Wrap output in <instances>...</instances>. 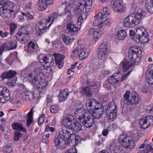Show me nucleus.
<instances>
[{"instance_id":"58","label":"nucleus","mask_w":153,"mask_h":153,"mask_svg":"<svg viewBox=\"0 0 153 153\" xmlns=\"http://www.w3.org/2000/svg\"><path fill=\"white\" fill-rule=\"evenodd\" d=\"M45 116L44 114H42L39 118L38 121V124L39 125H41L44 122L45 120Z\"/></svg>"},{"instance_id":"26","label":"nucleus","mask_w":153,"mask_h":153,"mask_svg":"<svg viewBox=\"0 0 153 153\" xmlns=\"http://www.w3.org/2000/svg\"><path fill=\"white\" fill-rule=\"evenodd\" d=\"M68 95V90L65 89L62 91L58 95V98L60 102L65 101L67 99V97Z\"/></svg>"},{"instance_id":"10","label":"nucleus","mask_w":153,"mask_h":153,"mask_svg":"<svg viewBox=\"0 0 153 153\" xmlns=\"http://www.w3.org/2000/svg\"><path fill=\"white\" fill-rule=\"evenodd\" d=\"M10 92L6 87L0 86V103L5 102L10 98Z\"/></svg>"},{"instance_id":"57","label":"nucleus","mask_w":153,"mask_h":153,"mask_svg":"<svg viewBox=\"0 0 153 153\" xmlns=\"http://www.w3.org/2000/svg\"><path fill=\"white\" fill-rule=\"evenodd\" d=\"M4 149L5 152L8 153H10L13 150L12 147L10 145L4 146Z\"/></svg>"},{"instance_id":"5","label":"nucleus","mask_w":153,"mask_h":153,"mask_svg":"<svg viewBox=\"0 0 153 153\" xmlns=\"http://www.w3.org/2000/svg\"><path fill=\"white\" fill-rule=\"evenodd\" d=\"M84 4L83 2H77V4L75 8L74 13L76 14H81L89 12L92 5V0H84Z\"/></svg>"},{"instance_id":"15","label":"nucleus","mask_w":153,"mask_h":153,"mask_svg":"<svg viewBox=\"0 0 153 153\" xmlns=\"http://www.w3.org/2000/svg\"><path fill=\"white\" fill-rule=\"evenodd\" d=\"M93 110V112L90 114L95 119H99L101 117L103 114V108L101 104H98Z\"/></svg>"},{"instance_id":"9","label":"nucleus","mask_w":153,"mask_h":153,"mask_svg":"<svg viewBox=\"0 0 153 153\" xmlns=\"http://www.w3.org/2000/svg\"><path fill=\"white\" fill-rule=\"evenodd\" d=\"M98 58L103 62L105 61L110 52L109 47L106 43H101L97 48Z\"/></svg>"},{"instance_id":"34","label":"nucleus","mask_w":153,"mask_h":153,"mask_svg":"<svg viewBox=\"0 0 153 153\" xmlns=\"http://www.w3.org/2000/svg\"><path fill=\"white\" fill-rule=\"evenodd\" d=\"M83 45H78L76 48L73 50L71 53V57L74 58L78 57L79 55V51L81 49V48L84 47Z\"/></svg>"},{"instance_id":"19","label":"nucleus","mask_w":153,"mask_h":153,"mask_svg":"<svg viewBox=\"0 0 153 153\" xmlns=\"http://www.w3.org/2000/svg\"><path fill=\"white\" fill-rule=\"evenodd\" d=\"M88 114H89V113L87 112L83 108H78L74 112L75 116L80 121L81 119L88 115Z\"/></svg>"},{"instance_id":"17","label":"nucleus","mask_w":153,"mask_h":153,"mask_svg":"<svg viewBox=\"0 0 153 153\" xmlns=\"http://www.w3.org/2000/svg\"><path fill=\"white\" fill-rule=\"evenodd\" d=\"M27 50L28 53L29 54L34 53H37L39 51L37 44L32 41L28 42Z\"/></svg>"},{"instance_id":"37","label":"nucleus","mask_w":153,"mask_h":153,"mask_svg":"<svg viewBox=\"0 0 153 153\" xmlns=\"http://www.w3.org/2000/svg\"><path fill=\"white\" fill-rule=\"evenodd\" d=\"M33 108H32L30 111L28 113L27 118V125L28 126H29L33 121Z\"/></svg>"},{"instance_id":"27","label":"nucleus","mask_w":153,"mask_h":153,"mask_svg":"<svg viewBox=\"0 0 153 153\" xmlns=\"http://www.w3.org/2000/svg\"><path fill=\"white\" fill-rule=\"evenodd\" d=\"M121 75L119 73L114 74L108 77V82L113 84L120 82L119 77Z\"/></svg>"},{"instance_id":"20","label":"nucleus","mask_w":153,"mask_h":153,"mask_svg":"<svg viewBox=\"0 0 153 153\" xmlns=\"http://www.w3.org/2000/svg\"><path fill=\"white\" fill-rule=\"evenodd\" d=\"M139 97L138 94L135 92L132 93L129 98L127 104H137L139 103Z\"/></svg>"},{"instance_id":"2","label":"nucleus","mask_w":153,"mask_h":153,"mask_svg":"<svg viewBox=\"0 0 153 153\" xmlns=\"http://www.w3.org/2000/svg\"><path fill=\"white\" fill-rule=\"evenodd\" d=\"M146 14L143 10L138 9L134 13L126 17L123 21L124 25L126 27H133L137 25Z\"/></svg>"},{"instance_id":"28","label":"nucleus","mask_w":153,"mask_h":153,"mask_svg":"<svg viewBox=\"0 0 153 153\" xmlns=\"http://www.w3.org/2000/svg\"><path fill=\"white\" fill-rule=\"evenodd\" d=\"M82 126L75 119L72 126L71 128H70L74 132H79L81 130Z\"/></svg>"},{"instance_id":"40","label":"nucleus","mask_w":153,"mask_h":153,"mask_svg":"<svg viewBox=\"0 0 153 153\" xmlns=\"http://www.w3.org/2000/svg\"><path fill=\"white\" fill-rule=\"evenodd\" d=\"M102 14L100 12H99L97 15L94 16L95 19L93 22V25L94 26H97L98 25L100 20H102V18H101Z\"/></svg>"},{"instance_id":"24","label":"nucleus","mask_w":153,"mask_h":153,"mask_svg":"<svg viewBox=\"0 0 153 153\" xmlns=\"http://www.w3.org/2000/svg\"><path fill=\"white\" fill-rule=\"evenodd\" d=\"M56 64L58 68L59 69L62 68L63 65V63L62 62L63 59V56L60 54L55 53L53 54Z\"/></svg>"},{"instance_id":"7","label":"nucleus","mask_w":153,"mask_h":153,"mask_svg":"<svg viewBox=\"0 0 153 153\" xmlns=\"http://www.w3.org/2000/svg\"><path fill=\"white\" fill-rule=\"evenodd\" d=\"M128 57L129 60L134 64L139 61L142 58V51L140 48L137 46L131 47L128 51Z\"/></svg>"},{"instance_id":"8","label":"nucleus","mask_w":153,"mask_h":153,"mask_svg":"<svg viewBox=\"0 0 153 153\" xmlns=\"http://www.w3.org/2000/svg\"><path fill=\"white\" fill-rule=\"evenodd\" d=\"M137 35L136 41L141 43H147L149 40V36L145 28L141 27L137 28L136 30Z\"/></svg>"},{"instance_id":"64","label":"nucleus","mask_w":153,"mask_h":153,"mask_svg":"<svg viewBox=\"0 0 153 153\" xmlns=\"http://www.w3.org/2000/svg\"><path fill=\"white\" fill-rule=\"evenodd\" d=\"M65 153H77V151L75 147L67 150Z\"/></svg>"},{"instance_id":"60","label":"nucleus","mask_w":153,"mask_h":153,"mask_svg":"<svg viewBox=\"0 0 153 153\" xmlns=\"http://www.w3.org/2000/svg\"><path fill=\"white\" fill-rule=\"evenodd\" d=\"M103 20H104V21L101 22L99 23L98 26L99 28H101L108 24V21L107 20V18Z\"/></svg>"},{"instance_id":"55","label":"nucleus","mask_w":153,"mask_h":153,"mask_svg":"<svg viewBox=\"0 0 153 153\" xmlns=\"http://www.w3.org/2000/svg\"><path fill=\"white\" fill-rule=\"evenodd\" d=\"M52 101V97L48 95L45 100V103L46 104L47 106H49L51 105V103Z\"/></svg>"},{"instance_id":"21","label":"nucleus","mask_w":153,"mask_h":153,"mask_svg":"<svg viewBox=\"0 0 153 153\" xmlns=\"http://www.w3.org/2000/svg\"><path fill=\"white\" fill-rule=\"evenodd\" d=\"M66 6L65 9V13H69L71 11H73L74 13L76 15H80V14H76L74 12L75 8L77 4V2L76 3H65Z\"/></svg>"},{"instance_id":"48","label":"nucleus","mask_w":153,"mask_h":153,"mask_svg":"<svg viewBox=\"0 0 153 153\" xmlns=\"http://www.w3.org/2000/svg\"><path fill=\"white\" fill-rule=\"evenodd\" d=\"M107 117L109 119H112L116 117L117 114V111H106Z\"/></svg>"},{"instance_id":"59","label":"nucleus","mask_w":153,"mask_h":153,"mask_svg":"<svg viewBox=\"0 0 153 153\" xmlns=\"http://www.w3.org/2000/svg\"><path fill=\"white\" fill-rule=\"evenodd\" d=\"M50 136L49 134H44L43 136L42 142L45 143H47L48 141V139Z\"/></svg>"},{"instance_id":"42","label":"nucleus","mask_w":153,"mask_h":153,"mask_svg":"<svg viewBox=\"0 0 153 153\" xmlns=\"http://www.w3.org/2000/svg\"><path fill=\"white\" fill-rule=\"evenodd\" d=\"M13 129L19 131H24L25 128H23L21 124L18 123H13L12 125Z\"/></svg>"},{"instance_id":"41","label":"nucleus","mask_w":153,"mask_h":153,"mask_svg":"<svg viewBox=\"0 0 153 153\" xmlns=\"http://www.w3.org/2000/svg\"><path fill=\"white\" fill-rule=\"evenodd\" d=\"M102 14L101 17L102 18V20H104L105 19L107 18V16L110 13V10L106 7H104L102 12H101Z\"/></svg>"},{"instance_id":"53","label":"nucleus","mask_w":153,"mask_h":153,"mask_svg":"<svg viewBox=\"0 0 153 153\" xmlns=\"http://www.w3.org/2000/svg\"><path fill=\"white\" fill-rule=\"evenodd\" d=\"M4 51L10 50L8 45V42H5L1 45V47Z\"/></svg>"},{"instance_id":"50","label":"nucleus","mask_w":153,"mask_h":153,"mask_svg":"<svg viewBox=\"0 0 153 153\" xmlns=\"http://www.w3.org/2000/svg\"><path fill=\"white\" fill-rule=\"evenodd\" d=\"M126 6L125 4H120L118 7L117 10L116 12L119 13H122L125 11Z\"/></svg>"},{"instance_id":"11","label":"nucleus","mask_w":153,"mask_h":153,"mask_svg":"<svg viewBox=\"0 0 153 153\" xmlns=\"http://www.w3.org/2000/svg\"><path fill=\"white\" fill-rule=\"evenodd\" d=\"M22 100L27 101H29L32 100L34 97H38V91H34L33 92L31 93L29 91L26 89H24L21 94Z\"/></svg>"},{"instance_id":"12","label":"nucleus","mask_w":153,"mask_h":153,"mask_svg":"<svg viewBox=\"0 0 153 153\" xmlns=\"http://www.w3.org/2000/svg\"><path fill=\"white\" fill-rule=\"evenodd\" d=\"M75 119L74 117L71 114L65 116L63 119L62 123V125L67 128L70 129L71 128Z\"/></svg>"},{"instance_id":"25","label":"nucleus","mask_w":153,"mask_h":153,"mask_svg":"<svg viewBox=\"0 0 153 153\" xmlns=\"http://www.w3.org/2000/svg\"><path fill=\"white\" fill-rule=\"evenodd\" d=\"M134 64V63L131 62L130 61H129L127 60H124L120 63V66H122L123 71L125 72L128 70L129 68L131 67Z\"/></svg>"},{"instance_id":"18","label":"nucleus","mask_w":153,"mask_h":153,"mask_svg":"<svg viewBox=\"0 0 153 153\" xmlns=\"http://www.w3.org/2000/svg\"><path fill=\"white\" fill-rule=\"evenodd\" d=\"M28 34V32L26 28L24 27H22L19 30L16 35V37L18 40H20V42L23 43V42L25 41V39L23 37Z\"/></svg>"},{"instance_id":"13","label":"nucleus","mask_w":153,"mask_h":153,"mask_svg":"<svg viewBox=\"0 0 153 153\" xmlns=\"http://www.w3.org/2000/svg\"><path fill=\"white\" fill-rule=\"evenodd\" d=\"M98 104H100L95 100L93 99H88L86 103V106L89 111V113L93 112V110Z\"/></svg>"},{"instance_id":"4","label":"nucleus","mask_w":153,"mask_h":153,"mask_svg":"<svg viewBox=\"0 0 153 153\" xmlns=\"http://www.w3.org/2000/svg\"><path fill=\"white\" fill-rule=\"evenodd\" d=\"M19 10V6L9 1L0 0V14L3 17L10 18L15 11Z\"/></svg>"},{"instance_id":"14","label":"nucleus","mask_w":153,"mask_h":153,"mask_svg":"<svg viewBox=\"0 0 153 153\" xmlns=\"http://www.w3.org/2000/svg\"><path fill=\"white\" fill-rule=\"evenodd\" d=\"M153 117L151 116L143 117L140 121L141 127L143 128H146L153 122Z\"/></svg>"},{"instance_id":"49","label":"nucleus","mask_w":153,"mask_h":153,"mask_svg":"<svg viewBox=\"0 0 153 153\" xmlns=\"http://www.w3.org/2000/svg\"><path fill=\"white\" fill-rule=\"evenodd\" d=\"M130 94V92L127 90L123 95V99L125 101L124 103L125 104H128Z\"/></svg>"},{"instance_id":"33","label":"nucleus","mask_w":153,"mask_h":153,"mask_svg":"<svg viewBox=\"0 0 153 153\" xmlns=\"http://www.w3.org/2000/svg\"><path fill=\"white\" fill-rule=\"evenodd\" d=\"M37 5L40 11L44 10L48 7L45 0H39Z\"/></svg>"},{"instance_id":"36","label":"nucleus","mask_w":153,"mask_h":153,"mask_svg":"<svg viewBox=\"0 0 153 153\" xmlns=\"http://www.w3.org/2000/svg\"><path fill=\"white\" fill-rule=\"evenodd\" d=\"M117 105L114 101L110 102L107 106L106 111H117Z\"/></svg>"},{"instance_id":"61","label":"nucleus","mask_w":153,"mask_h":153,"mask_svg":"<svg viewBox=\"0 0 153 153\" xmlns=\"http://www.w3.org/2000/svg\"><path fill=\"white\" fill-rule=\"evenodd\" d=\"M9 35L8 32L5 31L4 30H0V36L2 38H5Z\"/></svg>"},{"instance_id":"29","label":"nucleus","mask_w":153,"mask_h":153,"mask_svg":"<svg viewBox=\"0 0 153 153\" xmlns=\"http://www.w3.org/2000/svg\"><path fill=\"white\" fill-rule=\"evenodd\" d=\"M70 132L66 130H62L59 132V137L63 139L67 142V145H68V137L70 135Z\"/></svg>"},{"instance_id":"38","label":"nucleus","mask_w":153,"mask_h":153,"mask_svg":"<svg viewBox=\"0 0 153 153\" xmlns=\"http://www.w3.org/2000/svg\"><path fill=\"white\" fill-rule=\"evenodd\" d=\"M118 0H113L111 1L110 6L116 12L118 7L121 4Z\"/></svg>"},{"instance_id":"46","label":"nucleus","mask_w":153,"mask_h":153,"mask_svg":"<svg viewBox=\"0 0 153 153\" xmlns=\"http://www.w3.org/2000/svg\"><path fill=\"white\" fill-rule=\"evenodd\" d=\"M146 80L149 84H153V75L149 73H147L146 75Z\"/></svg>"},{"instance_id":"1","label":"nucleus","mask_w":153,"mask_h":153,"mask_svg":"<svg viewBox=\"0 0 153 153\" xmlns=\"http://www.w3.org/2000/svg\"><path fill=\"white\" fill-rule=\"evenodd\" d=\"M39 61L41 63H44L47 67L46 70L42 66L38 67L32 72L26 70L21 71L22 78L26 79L33 85L34 88L39 89L44 88L47 84L44 79L45 76L52 75L54 69L53 61V57L48 55L43 54L39 56Z\"/></svg>"},{"instance_id":"16","label":"nucleus","mask_w":153,"mask_h":153,"mask_svg":"<svg viewBox=\"0 0 153 153\" xmlns=\"http://www.w3.org/2000/svg\"><path fill=\"white\" fill-rule=\"evenodd\" d=\"M91 115L89 113L80 120V122L87 128H89L94 123L93 119L91 118Z\"/></svg>"},{"instance_id":"43","label":"nucleus","mask_w":153,"mask_h":153,"mask_svg":"<svg viewBox=\"0 0 153 153\" xmlns=\"http://www.w3.org/2000/svg\"><path fill=\"white\" fill-rule=\"evenodd\" d=\"M62 40L65 44L70 45L73 42V39L69 36L64 35L62 37Z\"/></svg>"},{"instance_id":"3","label":"nucleus","mask_w":153,"mask_h":153,"mask_svg":"<svg viewBox=\"0 0 153 153\" xmlns=\"http://www.w3.org/2000/svg\"><path fill=\"white\" fill-rule=\"evenodd\" d=\"M61 16L57 13H53L45 19L38 22L36 24L35 30L36 32L40 35V34L43 33L47 30L49 29L53 21Z\"/></svg>"},{"instance_id":"23","label":"nucleus","mask_w":153,"mask_h":153,"mask_svg":"<svg viewBox=\"0 0 153 153\" xmlns=\"http://www.w3.org/2000/svg\"><path fill=\"white\" fill-rule=\"evenodd\" d=\"M84 47L81 48L80 51L81 52L79 55V58L81 59H84L87 58L89 55L90 52V50L89 48L85 46L84 45Z\"/></svg>"},{"instance_id":"6","label":"nucleus","mask_w":153,"mask_h":153,"mask_svg":"<svg viewBox=\"0 0 153 153\" xmlns=\"http://www.w3.org/2000/svg\"><path fill=\"white\" fill-rule=\"evenodd\" d=\"M119 141L126 148L131 149L136 146L134 138L126 134H122L120 135L119 138Z\"/></svg>"},{"instance_id":"32","label":"nucleus","mask_w":153,"mask_h":153,"mask_svg":"<svg viewBox=\"0 0 153 153\" xmlns=\"http://www.w3.org/2000/svg\"><path fill=\"white\" fill-rule=\"evenodd\" d=\"M16 72L15 71L10 70L6 72L3 73L1 75V77L3 79L12 78L16 74Z\"/></svg>"},{"instance_id":"62","label":"nucleus","mask_w":153,"mask_h":153,"mask_svg":"<svg viewBox=\"0 0 153 153\" xmlns=\"http://www.w3.org/2000/svg\"><path fill=\"white\" fill-rule=\"evenodd\" d=\"M58 109V106L55 105H52L50 108V111L52 113H55L56 112Z\"/></svg>"},{"instance_id":"22","label":"nucleus","mask_w":153,"mask_h":153,"mask_svg":"<svg viewBox=\"0 0 153 153\" xmlns=\"http://www.w3.org/2000/svg\"><path fill=\"white\" fill-rule=\"evenodd\" d=\"M54 143L57 148H63L65 145H67V142L63 139L58 136L55 137L54 140Z\"/></svg>"},{"instance_id":"56","label":"nucleus","mask_w":153,"mask_h":153,"mask_svg":"<svg viewBox=\"0 0 153 153\" xmlns=\"http://www.w3.org/2000/svg\"><path fill=\"white\" fill-rule=\"evenodd\" d=\"M145 148L144 150V153H147L152 149V146L150 144H146Z\"/></svg>"},{"instance_id":"47","label":"nucleus","mask_w":153,"mask_h":153,"mask_svg":"<svg viewBox=\"0 0 153 153\" xmlns=\"http://www.w3.org/2000/svg\"><path fill=\"white\" fill-rule=\"evenodd\" d=\"M8 45L10 50L14 49L16 47L17 41L15 40H12L8 42Z\"/></svg>"},{"instance_id":"54","label":"nucleus","mask_w":153,"mask_h":153,"mask_svg":"<svg viewBox=\"0 0 153 153\" xmlns=\"http://www.w3.org/2000/svg\"><path fill=\"white\" fill-rule=\"evenodd\" d=\"M10 35L13 34V32L16 29L17 25L14 23L11 24L10 26Z\"/></svg>"},{"instance_id":"44","label":"nucleus","mask_w":153,"mask_h":153,"mask_svg":"<svg viewBox=\"0 0 153 153\" xmlns=\"http://www.w3.org/2000/svg\"><path fill=\"white\" fill-rule=\"evenodd\" d=\"M17 55L15 53L10 54L7 58V60L9 65H11L16 58Z\"/></svg>"},{"instance_id":"51","label":"nucleus","mask_w":153,"mask_h":153,"mask_svg":"<svg viewBox=\"0 0 153 153\" xmlns=\"http://www.w3.org/2000/svg\"><path fill=\"white\" fill-rule=\"evenodd\" d=\"M22 135V133L19 131L14 132V139L16 141H17L21 138Z\"/></svg>"},{"instance_id":"52","label":"nucleus","mask_w":153,"mask_h":153,"mask_svg":"<svg viewBox=\"0 0 153 153\" xmlns=\"http://www.w3.org/2000/svg\"><path fill=\"white\" fill-rule=\"evenodd\" d=\"M131 72V71H128L126 74L122 75V76L121 74H120L121 75V76H120L119 77L120 82L123 81L124 79H127L128 76L130 74Z\"/></svg>"},{"instance_id":"63","label":"nucleus","mask_w":153,"mask_h":153,"mask_svg":"<svg viewBox=\"0 0 153 153\" xmlns=\"http://www.w3.org/2000/svg\"><path fill=\"white\" fill-rule=\"evenodd\" d=\"M147 111L150 114H153V105L148 106L146 108Z\"/></svg>"},{"instance_id":"35","label":"nucleus","mask_w":153,"mask_h":153,"mask_svg":"<svg viewBox=\"0 0 153 153\" xmlns=\"http://www.w3.org/2000/svg\"><path fill=\"white\" fill-rule=\"evenodd\" d=\"M104 32H102L101 30L99 31L96 30V31L94 32V35L92 39V42L94 43L98 41L101 36L104 33Z\"/></svg>"},{"instance_id":"30","label":"nucleus","mask_w":153,"mask_h":153,"mask_svg":"<svg viewBox=\"0 0 153 153\" xmlns=\"http://www.w3.org/2000/svg\"><path fill=\"white\" fill-rule=\"evenodd\" d=\"M66 29L69 33L76 32L78 30V28L72 23H68L67 24Z\"/></svg>"},{"instance_id":"39","label":"nucleus","mask_w":153,"mask_h":153,"mask_svg":"<svg viewBox=\"0 0 153 153\" xmlns=\"http://www.w3.org/2000/svg\"><path fill=\"white\" fill-rule=\"evenodd\" d=\"M127 35L126 31L124 29L119 30L117 33V37L119 40H122L125 38Z\"/></svg>"},{"instance_id":"45","label":"nucleus","mask_w":153,"mask_h":153,"mask_svg":"<svg viewBox=\"0 0 153 153\" xmlns=\"http://www.w3.org/2000/svg\"><path fill=\"white\" fill-rule=\"evenodd\" d=\"M82 93L88 97L90 96L91 94V92L90 88L87 87L83 88Z\"/></svg>"},{"instance_id":"31","label":"nucleus","mask_w":153,"mask_h":153,"mask_svg":"<svg viewBox=\"0 0 153 153\" xmlns=\"http://www.w3.org/2000/svg\"><path fill=\"white\" fill-rule=\"evenodd\" d=\"M146 8L147 11L153 13V0H146Z\"/></svg>"}]
</instances>
